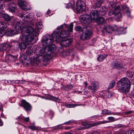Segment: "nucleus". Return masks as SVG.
Wrapping results in <instances>:
<instances>
[{"mask_svg": "<svg viewBox=\"0 0 134 134\" xmlns=\"http://www.w3.org/2000/svg\"><path fill=\"white\" fill-rule=\"evenodd\" d=\"M55 37H53L51 34L46 35L43 38L42 43L45 47L42 48L40 51L39 55L38 58L39 59L43 60V59H46L48 57L47 56H49L53 53L55 50L53 45H51L53 43Z\"/></svg>", "mask_w": 134, "mask_h": 134, "instance_id": "nucleus-1", "label": "nucleus"}, {"mask_svg": "<svg viewBox=\"0 0 134 134\" xmlns=\"http://www.w3.org/2000/svg\"><path fill=\"white\" fill-rule=\"evenodd\" d=\"M32 28L27 27L24 28L21 30L22 37L20 38L21 43L19 44L17 41H13L10 44L9 48H11L13 49H16L19 48L22 49H25L26 47V44L28 42H31L33 39L32 36L30 35L29 31L32 32Z\"/></svg>", "mask_w": 134, "mask_h": 134, "instance_id": "nucleus-2", "label": "nucleus"}, {"mask_svg": "<svg viewBox=\"0 0 134 134\" xmlns=\"http://www.w3.org/2000/svg\"><path fill=\"white\" fill-rule=\"evenodd\" d=\"M104 7L100 8V10H94L90 13V15L87 14H83L80 17L79 19L81 23L88 25L91 23L93 21L98 18L99 15L103 16L106 13Z\"/></svg>", "mask_w": 134, "mask_h": 134, "instance_id": "nucleus-3", "label": "nucleus"}, {"mask_svg": "<svg viewBox=\"0 0 134 134\" xmlns=\"http://www.w3.org/2000/svg\"><path fill=\"white\" fill-rule=\"evenodd\" d=\"M116 84L118 88L121 92L126 94L129 91L131 83L127 78L124 77L121 79L117 82Z\"/></svg>", "mask_w": 134, "mask_h": 134, "instance_id": "nucleus-4", "label": "nucleus"}, {"mask_svg": "<svg viewBox=\"0 0 134 134\" xmlns=\"http://www.w3.org/2000/svg\"><path fill=\"white\" fill-rule=\"evenodd\" d=\"M58 31H54L52 33L53 36L55 37L56 41H59L64 38L65 37L69 35V33L68 31L66 30H61L60 35Z\"/></svg>", "mask_w": 134, "mask_h": 134, "instance_id": "nucleus-5", "label": "nucleus"}, {"mask_svg": "<svg viewBox=\"0 0 134 134\" xmlns=\"http://www.w3.org/2000/svg\"><path fill=\"white\" fill-rule=\"evenodd\" d=\"M85 7V4L81 0L77 1L75 7L76 10L77 11V13H79L82 12Z\"/></svg>", "mask_w": 134, "mask_h": 134, "instance_id": "nucleus-6", "label": "nucleus"}, {"mask_svg": "<svg viewBox=\"0 0 134 134\" xmlns=\"http://www.w3.org/2000/svg\"><path fill=\"white\" fill-rule=\"evenodd\" d=\"M20 7L24 10H27L31 9V7H30L29 4L26 1L21 0L18 3Z\"/></svg>", "mask_w": 134, "mask_h": 134, "instance_id": "nucleus-7", "label": "nucleus"}, {"mask_svg": "<svg viewBox=\"0 0 134 134\" xmlns=\"http://www.w3.org/2000/svg\"><path fill=\"white\" fill-rule=\"evenodd\" d=\"M27 12H24L23 15L21 16V18L25 22H29L32 21L34 19V18L33 15L31 13H28L26 15L25 14H26Z\"/></svg>", "mask_w": 134, "mask_h": 134, "instance_id": "nucleus-8", "label": "nucleus"}, {"mask_svg": "<svg viewBox=\"0 0 134 134\" xmlns=\"http://www.w3.org/2000/svg\"><path fill=\"white\" fill-rule=\"evenodd\" d=\"M57 42H58L62 46L66 47L71 44L72 42V39L71 38L65 39L64 38L59 41Z\"/></svg>", "mask_w": 134, "mask_h": 134, "instance_id": "nucleus-9", "label": "nucleus"}, {"mask_svg": "<svg viewBox=\"0 0 134 134\" xmlns=\"http://www.w3.org/2000/svg\"><path fill=\"white\" fill-rule=\"evenodd\" d=\"M92 34V32L91 30L85 31L81 35L80 38L83 40L88 39L90 38Z\"/></svg>", "mask_w": 134, "mask_h": 134, "instance_id": "nucleus-10", "label": "nucleus"}, {"mask_svg": "<svg viewBox=\"0 0 134 134\" xmlns=\"http://www.w3.org/2000/svg\"><path fill=\"white\" fill-rule=\"evenodd\" d=\"M31 27L32 28V32H30L29 31V33H30L29 34H30L29 35L32 36L33 37V39L31 42H28V43L26 44V48L27 47V48H30L31 47V46H30V43L33 40L34 36H37L40 33V31L38 29H36L35 30L32 27Z\"/></svg>", "mask_w": 134, "mask_h": 134, "instance_id": "nucleus-11", "label": "nucleus"}, {"mask_svg": "<svg viewBox=\"0 0 134 134\" xmlns=\"http://www.w3.org/2000/svg\"><path fill=\"white\" fill-rule=\"evenodd\" d=\"M20 106L23 107L27 111H31L32 109L31 105L24 100H22Z\"/></svg>", "mask_w": 134, "mask_h": 134, "instance_id": "nucleus-12", "label": "nucleus"}, {"mask_svg": "<svg viewBox=\"0 0 134 134\" xmlns=\"http://www.w3.org/2000/svg\"><path fill=\"white\" fill-rule=\"evenodd\" d=\"M122 12L124 13L125 15H126L128 17L130 16V12L129 10L128 7L126 5H124L122 6Z\"/></svg>", "mask_w": 134, "mask_h": 134, "instance_id": "nucleus-13", "label": "nucleus"}, {"mask_svg": "<svg viewBox=\"0 0 134 134\" xmlns=\"http://www.w3.org/2000/svg\"><path fill=\"white\" fill-rule=\"evenodd\" d=\"M108 122H109L107 121H103L95 122L94 123L88 124L87 128H89L94 126H97L101 124L107 123Z\"/></svg>", "mask_w": 134, "mask_h": 134, "instance_id": "nucleus-14", "label": "nucleus"}, {"mask_svg": "<svg viewBox=\"0 0 134 134\" xmlns=\"http://www.w3.org/2000/svg\"><path fill=\"white\" fill-rule=\"evenodd\" d=\"M114 30V29L113 27L109 25H107L105 26L103 29L104 32H107L109 33H111L112 31Z\"/></svg>", "mask_w": 134, "mask_h": 134, "instance_id": "nucleus-15", "label": "nucleus"}, {"mask_svg": "<svg viewBox=\"0 0 134 134\" xmlns=\"http://www.w3.org/2000/svg\"><path fill=\"white\" fill-rule=\"evenodd\" d=\"M120 7L118 6L116 12H115V19L117 21H119L120 20V19L121 17V14L119 12Z\"/></svg>", "mask_w": 134, "mask_h": 134, "instance_id": "nucleus-16", "label": "nucleus"}, {"mask_svg": "<svg viewBox=\"0 0 134 134\" xmlns=\"http://www.w3.org/2000/svg\"><path fill=\"white\" fill-rule=\"evenodd\" d=\"M2 18H3L4 20L7 21H8L11 19L14 20L15 19L13 17H11L8 15L6 14H2Z\"/></svg>", "mask_w": 134, "mask_h": 134, "instance_id": "nucleus-17", "label": "nucleus"}, {"mask_svg": "<svg viewBox=\"0 0 134 134\" xmlns=\"http://www.w3.org/2000/svg\"><path fill=\"white\" fill-rule=\"evenodd\" d=\"M8 9L9 12L12 13H14L16 10L15 4L14 3L9 4L8 6Z\"/></svg>", "mask_w": 134, "mask_h": 134, "instance_id": "nucleus-18", "label": "nucleus"}, {"mask_svg": "<svg viewBox=\"0 0 134 134\" xmlns=\"http://www.w3.org/2000/svg\"><path fill=\"white\" fill-rule=\"evenodd\" d=\"M111 65L113 68L119 69L122 67L121 64L118 63L117 61H115L112 62Z\"/></svg>", "mask_w": 134, "mask_h": 134, "instance_id": "nucleus-19", "label": "nucleus"}, {"mask_svg": "<svg viewBox=\"0 0 134 134\" xmlns=\"http://www.w3.org/2000/svg\"><path fill=\"white\" fill-rule=\"evenodd\" d=\"M9 48V44L6 43H2L0 44V52L5 51Z\"/></svg>", "mask_w": 134, "mask_h": 134, "instance_id": "nucleus-20", "label": "nucleus"}, {"mask_svg": "<svg viewBox=\"0 0 134 134\" xmlns=\"http://www.w3.org/2000/svg\"><path fill=\"white\" fill-rule=\"evenodd\" d=\"M16 119L19 121H20L21 122L24 121L27 122H29L30 120L29 117L25 118L24 116H20L17 118Z\"/></svg>", "mask_w": 134, "mask_h": 134, "instance_id": "nucleus-21", "label": "nucleus"}, {"mask_svg": "<svg viewBox=\"0 0 134 134\" xmlns=\"http://www.w3.org/2000/svg\"><path fill=\"white\" fill-rule=\"evenodd\" d=\"M96 21L99 25L102 24L105 22V19L102 17H98L95 20V21Z\"/></svg>", "mask_w": 134, "mask_h": 134, "instance_id": "nucleus-22", "label": "nucleus"}, {"mask_svg": "<svg viewBox=\"0 0 134 134\" xmlns=\"http://www.w3.org/2000/svg\"><path fill=\"white\" fill-rule=\"evenodd\" d=\"M4 31L5 34L6 33L9 36H11L15 34V31L11 28H9L7 30H4Z\"/></svg>", "mask_w": 134, "mask_h": 134, "instance_id": "nucleus-23", "label": "nucleus"}, {"mask_svg": "<svg viewBox=\"0 0 134 134\" xmlns=\"http://www.w3.org/2000/svg\"><path fill=\"white\" fill-rule=\"evenodd\" d=\"M117 31L120 34H125L126 32V29L122 27L118 28Z\"/></svg>", "mask_w": 134, "mask_h": 134, "instance_id": "nucleus-24", "label": "nucleus"}, {"mask_svg": "<svg viewBox=\"0 0 134 134\" xmlns=\"http://www.w3.org/2000/svg\"><path fill=\"white\" fill-rule=\"evenodd\" d=\"M107 55H100L97 58V61L99 62L102 61L107 57Z\"/></svg>", "mask_w": 134, "mask_h": 134, "instance_id": "nucleus-25", "label": "nucleus"}, {"mask_svg": "<svg viewBox=\"0 0 134 134\" xmlns=\"http://www.w3.org/2000/svg\"><path fill=\"white\" fill-rule=\"evenodd\" d=\"M6 58H8L7 59L8 60H14L16 59V57L15 56L11 54H9L6 56Z\"/></svg>", "mask_w": 134, "mask_h": 134, "instance_id": "nucleus-26", "label": "nucleus"}, {"mask_svg": "<svg viewBox=\"0 0 134 134\" xmlns=\"http://www.w3.org/2000/svg\"><path fill=\"white\" fill-rule=\"evenodd\" d=\"M30 129L32 130H35L38 131L41 130V127H36L34 125H31L29 127Z\"/></svg>", "mask_w": 134, "mask_h": 134, "instance_id": "nucleus-27", "label": "nucleus"}, {"mask_svg": "<svg viewBox=\"0 0 134 134\" xmlns=\"http://www.w3.org/2000/svg\"><path fill=\"white\" fill-rule=\"evenodd\" d=\"M7 27V25L6 23L4 21H0V29H2L1 30H4Z\"/></svg>", "mask_w": 134, "mask_h": 134, "instance_id": "nucleus-28", "label": "nucleus"}, {"mask_svg": "<svg viewBox=\"0 0 134 134\" xmlns=\"http://www.w3.org/2000/svg\"><path fill=\"white\" fill-rule=\"evenodd\" d=\"M21 23L19 22H17L15 25V27L16 29H21V30H23L24 28H25V27H24L23 29H22V27H21ZM30 27V26H28L26 27Z\"/></svg>", "mask_w": 134, "mask_h": 134, "instance_id": "nucleus-29", "label": "nucleus"}, {"mask_svg": "<svg viewBox=\"0 0 134 134\" xmlns=\"http://www.w3.org/2000/svg\"><path fill=\"white\" fill-rule=\"evenodd\" d=\"M66 8H69L71 7L72 9H74V2H72V3H69L66 4Z\"/></svg>", "mask_w": 134, "mask_h": 134, "instance_id": "nucleus-30", "label": "nucleus"}, {"mask_svg": "<svg viewBox=\"0 0 134 134\" xmlns=\"http://www.w3.org/2000/svg\"><path fill=\"white\" fill-rule=\"evenodd\" d=\"M59 50L60 51L61 50V52H60V55L65 57L66 55H69V52L65 51H64L62 50V48H60L59 49Z\"/></svg>", "mask_w": 134, "mask_h": 134, "instance_id": "nucleus-31", "label": "nucleus"}, {"mask_svg": "<svg viewBox=\"0 0 134 134\" xmlns=\"http://www.w3.org/2000/svg\"><path fill=\"white\" fill-rule=\"evenodd\" d=\"M88 89L93 94L96 92L97 91L96 89H94V87L92 85L91 86H89Z\"/></svg>", "mask_w": 134, "mask_h": 134, "instance_id": "nucleus-32", "label": "nucleus"}, {"mask_svg": "<svg viewBox=\"0 0 134 134\" xmlns=\"http://www.w3.org/2000/svg\"><path fill=\"white\" fill-rule=\"evenodd\" d=\"M91 85L94 87V89H96V90L99 87L98 82L95 81L92 82Z\"/></svg>", "mask_w": 134, "mask_h": 134, "instance_id": "nucleus-33", "label": "nucleus"}, {"mask_svg": "<svg viewBox=\"0 0 134 134\" xmlns=\"http://www.w3.org/2000/svg\"><path fill=\"white\" fill-rule=\"evenodd\" d=\"M115 82L114 80H112L110 83L109 85L108 88L109 89H111L115 85Z\"/></svg>", "mask_w": 134, "mask_h": 134, "instance_id": "nucleus-34", "label": "nucleus"}, {"mask_svg": "<svg viewBox=\"0 0 134 134\" xmlns=\"http://www.w3.org/2000/svg\"><path fill=\"white\" fill-rule=\"evenodd\" d=\"M75 30L76 31L80 32H83L84 30L83 28L80 26H78L76 27Z\"/></svg>", "mask_w": 134, "mask_h": 134, "instance_id": "nucleus-35", "label": "nucleus"}, {"mask_svg": "<svg viewBox=\"0 0 134 134\" xmlns=\"http://www.w3.org/2000/svg\"><path fill=\"white\" fill-rule=\"evenodd\" d=\"M118 6L116 7L114 10H111L108 13V15L109 16H111L114 14H115V12H116Z\"/></svg>", "mask_w": 134, "mask_h": 134, "instance_id": "nucleus-36", "label": "nucleus"}, {"mask_svg": "<svg viewBox=\"0 0 134 134\" xmlns=\"http://www.w3.org/2000/svg\"><path fill=\"white\" fill-rule=\"evenodd\" d=\"M73 25L72 23H71L70 24L69 26L68 27V30L67 31H68L69 33L70 32H71L73 31ZM70 34V33H69Z\"/></svg>", "mask_w": 134, "mask_h": 134, "instance_id": "nucleus-37", "label": "nucleus"}, {"mask_svg": "<svg viewBox=\"0 0 134 134\" xmlns=\"http://www.w3.org/2000/svg\"><path fill=\"white\" fill-rule=\"evenodd\" d=\"M36 26L38 29H41L42 27V24L41 21H38L36 24Z\"/></svg>", "mask_w": 134, "mask_h": 134, "instance_id": "nucleus-38", "label": "nucleus"}, {"mask_svg": "<svg viewBox=\"0 0 134 134\" xmlns=\"http://www.w3.org/2000/svg\"><path fill=\"white\" fill-rule=\"evenodd\" d=\"M126 76L131 78L133 77V74L130 71H127L126 73Z\"/></svg>", "mask_w": 134, "mask_h": 134, "instance_id": "nucleus-39", "label": "nucleus"}, {"mask_svg": "<svg viewBox=\"0 0 134 134\" xmlns=\"http://www.w3.org/2000/svg\"><path fill=\"white\" fill-rule=\"evenodd\" d=\"M64 106L65 107L68 108H71L74 107L73 104H64Z\"/></svg>", "mask_w": 134, "mask_h": 134, "instance_id": "nucleus-40", "label": "nucleus"}, {"mask_svg": "<svg viewBox=\"0 0 134 134\" xmlns=\"http://www.w3.org/2000/svg\"><path fill=\"white\" fill-rule=\"evenodd\" d=\"M49 98L51 100L54 101L59 100L58 98L52 96H49Z\"/></svg>", "mask_w": 134, "mask_h": 134, "instance_id": "nucleus-41", "label": "nucleus"}, {"mask_svg": "<svg viewBox=\"0 0 134 134\" xmlns=\"http://www.w3.org/2000/svg\"><path fill=\"white\" fill-rule=\"evenodd\" d=\"M104 0H96V4L98 6H100L104 2Z\"/></svg>", "mask_w": 134, "mask_h": 134, "instance_id": "nucleus-42", "label": "nucleus"}, {"mask_svg": "<svg viewBox=\"0 0 134 134\" xmlns=\"http://www.w3.org/2000/svg\"><path fill=\"white\" fill-rule=\"evenodd\" d=\"M74 121L73 120H71L69 121L66 122H65L64 124H65V125H70L72 122H74Z\"/></svg>", "mask_w": 134, "mask_h": 134, "instance_id": "nucleus-43", "label": "nucleus"}, {"mask_svg": "<svg viewBox=\"0 0 134 134\" xmlns=\"http://www.w3.org/2000/svg\"><path fill=\"white\" fill-rule=\"evenodd\" d=\"M7 83H9L10 85H11L13 83H15V81L14 80H6Z\"/></svg>", "mask_w": 134, "mask_h": 134, "instance_id": "nucleus-44", "label": "nucleus"}, {"mask_svg": "<svg viewBox=\"0 0 134 134\" xmlns=\"http://www.w3.org/2000/svg\"><path fill=\"white\" fill-rule=\"evenodd\" d=\"M5 34L4 30H0V37H2Z\"/></svg>", "mask_w": 134, "mask_h": 134, "instance_id": "nucleus-45", "label": "nucleus"}, {"mask_svg": "<svg viewBox=\"0 0 134 134\" xmlns=\"http://www.w3.org/2000/svg\"><path fill=\"white\" fill-rule=\"evenodd\" d=\"M26 53H27L28 55H31L32 53V51L29 49L26 50Z\"/></svg>", "mask_w": 134, "mask_h": 134, "instance_id": "nucleus-46", "label": "nucleus"}, {"mask_svg": "<svg viewBox=\"0 0 134 134\" xmlns=\"http://www.w3.org/2000/svg\"><path fill=\"white\" fill-rule=\"evenodd\" d=\"M108 119L109 120L110 122L114 121L115 120L114 118L113 117L111 116L108 117Z\"/></svg>", "mask_w": 134, "mask_h": 134, "instance_id": "nucleus-47", "label": "nucleus"}, {"mask_svg": "<svg viewBox=\"0 0 134 134\" xmlns=\"http://www.w3.org/2000/svg\"><path fill=\"white\" fill-rule=\"evenodd\" d=\"M111 114H114L113 113H112L111 111L106 109V115H109Z\"/></svg>", "mask_w": 134, "mask_h": 134, "instance_id": "nucleus-48", "label": "nucleus"}, {"mask_svg": "<svg viewBox=\"0 0 134 134\" xmlns=\"http://www.w3.org/2000/svg\"><path fill=\"white\" fill-rule=\"evenodd\" d=\"M49 115L51 116H50L51 119H52V118L53 116L54 115V113L51 110H50L49 111Z\"/></svg>", "mask_w": 134, "mask_h": 134, "instance_id": "nucleus-49", "label": "nucleus"}, {"mask_svg": "<svg viewBox=\"0 0 134 134\" xmlns=\"http://www.w3.org/2000/svg\"><path fill=\"white\" fill-rule=\"evenodd\" d=\"M128 132L129 134H134V130H128Z\"/></svg>", "mask_w": 134, "mask_h": 134, "instance_id": "nucleus-50", "label": "nucleus"}, {"mask_svg": "<svg viewBox=\"0 0 134 134\" xmlns=\"http://www.w3.org/2000/svg\"><path fill=\"white\" fill-rule=\"evenodd\" d=\"M3 1L1 0H0V8H3Z\"/></svg>", "mask_w": 134, "mask_h": 134, "instance_id": "nucleus-51", "label": "nucleus"}, {"mask_svg": "<svg viewBox=\"0 0 134 134\" xmlns=\"http://www.w3.org/2000/svg\"><path fill=\"white\" fill-rule=\"evenodd\" d=\"M21 57L23 58V59L24 60H25L27 59V56L25 54L22 55Z\"/></svg>", "mask_w": 134, "mask_h": 134, "instance_id": "nucleus-52", "label": "nucleus"}, {"mask_svg": "<svg viewBox=\"0 0 134 134\" xmlns=\"http://www.w3.org/2000/svg\"><path fill=\"white\" fill-rule=\"evenodd\" d=\"M15 83L18 84H21V80H15Z\"/></svg>", "mask_w": 134, "mask_h": 134, "instance_id": "nucleus-53", "label": "nucleus"}, {"mask_svg": "<svg viewBox=\"0 0 134 134\" xmlns=\"http://www.w3.org/2000/svg\"><path fill=\"white\" fill-rule=\"evenodd\" d=\"M63 25H62L60 26H58L57 28V29L58 30H60V29L61 30H62V29L63 28Z\"/></svg>", "mask_w": 134, "mask_h": 134, "instance_id": "nucleus-54", "label": "nucleus"}, {"mask_svg": "<svg viewBox=\"0 0 134 134\" xmlns=\"http://www.w3.org/2000/svg\"><path fill=\"white\" fill-rule=\"evenodd\" d=\"M133 112V111H126L125 112V114H126L127 115L129 114H131Z\"/></svg>", "mask_w": 134, "mask_h": 134, "instance_id": "nucleus-55", "label": "nucleus"}, {"mask_svg": "<svg viewBox=\"0 0 134 134\" xmlns=\"http://www.w3.org/2000/svg\"><path fill=\"white\" fill-rule=\"evenodd\" d=\"M130 80L131 83L133 85L134 84V78H133V77L131 78Z\"/></svg>", "mask_w": 134, "mask_h": 134, "instance_id": "nucleus-56", "label": "nucleus"}, {"mask_svg": "<svg viewBox=\"0 0 134 134\" xmlns=\"http://www.w3.org/2000/svg\"><path fill=\"white\" fill-rule=\"evenodd\" d=\"M101 113L102 114H103V115L104 114H105L106 109H104L102 110Z\"/></svg>", "mask_w": 134, "mask_h": 134, "instance_id": "nucleus-57", "label": "nucleus"}, {"mask_svg": "<svg viewBox=\"0 0 134 134\" xmlns=\"http://www.w3.org/2000/svg\"><path fill=\"white\" fill-rule=\"evenodd\" d=\"M3 10H2V8H0V15L2 16V14H4L3 13Z\"/></svg>", "mask_w": 134, "mask_h": 134, "instance_id": "nucleus-58", "label": "nucleus"}, {"mask_svg": "<svg viewBox=\"0 0 134 134\" xmlns=\"http://www.w3.org/2000/svg\"><path fill=\"white\" fill-rule=\"evenodd\" d=\"M1 117H2L3 118H5V119L6 118L5 116H4V114L2 112L1 114Z\"/></svg>", "mask_w": 134, "mask_h": 134, "instance_id": "nucleus-59", "label": "nucleus"}, {"mask_svg": "<svg viewBox=\"0 0 134 134\" xmlns=\"http://www.w3.org/2000/svg\"><path fill=\"white\" fill-rule=\"evenodd\" d=\"M71 128V127L70 126H67L65 128V130H67L70 129Z\"/></svg>", "mask_w": 134, "mask_h": 134, "instance_id": "nucleus-60", "label": "nucleus"}, {"mask_svg": "<svg viewBox=\"0 0 134 134\" xmlns=\"http://www.w3.org/2000/svg\"><path fill=\"white\" fill-rule=\"evenodd\" d=\"M3 106L2 104L0 105V110H1L2 112H3Z\"/></svg>", "mask_w": 134, "mask_h": 134, "instance_id": "nucleus-61", "label": "nucleus"}, {"mask_svg": "<svg viewBox=\"0 0 134 134\" xmlns=\"http://www.w3.org/2000/svg\"><path fill=\"white\" fill-rule=\"evenodd\" d=\"M58 129H62L63 128V126L61 125H58Z\"/></svg>", "mask_w": 134, "mask_h": 134, "instance_id": "nucleus-62", "label": "nucleus"}, {"mask_svg": "<svg viewBox=\"0 0 134 134\" xmlns=\"http://www.w3.org/2000/svg\"><path fill=\"white\" fill-rule=\"evenodd\" d=\"M42 15L40 13H37L36 14V16L37 17H40Z\"/></svg>", "mask_w": 134, "mask_h": 134, "instance_id": "nucleus-63", "label": "nucleus"}, {"mask_svg": "<svg viewBox=\"0 0 134 134\" xmlns=\"http://www.w3.org/2000/svg\"><path fill=\"white\" fill-rule=\"evenodd\" d=\"M53 130H58V125L55 127L54 128H53Z\"/></svg>", "mask_w": 134, "mask_h": 134, "instance_id": "nucleus-64", "label": "nucleus"}]
</instances>
